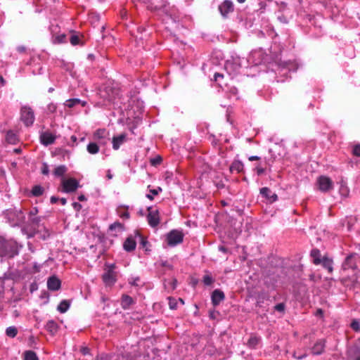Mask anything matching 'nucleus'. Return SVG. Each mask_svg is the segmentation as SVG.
<instances>
[{
    "label": "nucleus",
    "mask_w": 360,
    "mask_h": 360,
    "mask_svg": "<svg viewBox=\"0 0 360 360\" xmlns=\"http://www.w3.org/2000/svg\"><path fill=\"white\" fill-rule=\"evenodd\" d=\"M22 247L15 240H6L5 238L0 236V257L13 258L18 255Z\"/></svg>",
    "instance_id": "f257e3e1"
},
{
    "label": "nucleus",
    "mask_w": 360,
    "mask_h": 360,
    "mask_svg": "<svg viewBox=\"0 0 360 360\" xmlns=\"http://www.w3.org/2000/svg\"><path fill=\"white\" fill-rule=\"evenodd\" d=\"M240 68L238 57H232L231 59L227 60L224 64V70L231 79H233L240 73Z\"/></svg>",
    "instance_id": "f03ea898"
},
{
    "label": "nucleus",
    "mask_w": 360,
    "mask_h": 360,
    "mask_svg": "<svg viewBox=\"0 0 360 360\" xmlns=\"http://www.w3.org/2000/svg\"><path fill=\"white\" fill-rule=\"evenodd\" d=\"M92 139L101 147H105L110 140V132L105 128L96 129L92 134Z\"/></svg>",
    "instance_id": "7ed1b4c3"
},
{
    "label": "nucleus",
    "mask_w": 360,
    "mask_h": 360,
    "mask_svg": "<svg viewBox=\"0 0 360 360\" xmlns=\"http://www.w3.org/2000/svg\"><path fill=\"white\" fill-rule=\"evenodd\" d=\"M115 264H105V271L102 276V279L105 285L111 286L114 285L117 281L116 273L115 271Z\"/></svg>",
    "instance_id": "20e7f679"
},
{
    "label": "nucleus",
    "mask_w": 360,
    "mask_h": 360,
    "mask_svg": "<svg viewBox=\"0 0 360 360\" xmlns=\"http://www.w3.org/2000/svg\"><path fill=\"white\" fill-rule=\"evenodd\" d=\"M20 119L26 127L32 126L35 120L33 110L30 106H22L20 109Z\"/></svg>",
    "instance_id": "39448f33"
},
{
    "label": "nucleus",
    "mask_w": 360,
    "mask_h": 360,
    "mask_svg": "<svg viewBox=\"0 0 360 360\" xmlns=\"http://www.w3.org/2000/svg\"><path fill=\"white\" fill-rule=\"evenodd\" d=\"M49 30L51 34V41L54 44H60L67 43V36L65 34H59L60 27L58 25L51 24L49 26Z\"/></svg>",
    "instance_id": "423d86ee"
},
{
    "label": "nucleus",
    "mask_w": 360,
    "mask_h": 360,
    "mask_svg": "<svg viewBox=\"0 0 360 360\" xmlns=\"http://www.w3.org/2000/svg\"><path fill=\"white\" fill-rule=\"evenodd\" d=\"M166 240L169 246L175 247L183 242L184 234L181 231L172 230L166 235Z\"/></svg>",
    "instance_id": "0eeeda50"
},
{
    "label": "nucleus",
    "mask_w": 360,
    "mask_h": 360,
    "mask_svg": "<svg viewBox=\"0 0 360 360\" xmlns=\"http://www.w3.org/2000/svg\"><path fill=\"white\" fill-rule=\"evenodd\" d=\"M316 184L319 189L323 192L326 193L333 188V182L330 178L327 176L321 175L317 178Z\"/></svg>",
    "instance_id": "6e6552de"
},
{
    "label": "nucleus",
    "mask_w": 360,
    "mask_h": 360,
    "mask_svg": "<svg viewBox=\"0 0 360 360\" xmlns=\"http://www.w3.org/2000/svg\"><path fill=\"white\" fill-rule=\"evenodd\" d=\"M359 259V256L357 253H352L349 255L345 259L342 264V268L344 270L347 269H355L357 268V262Z\"/></svg>",
    "instance_id": "1a4fd4ad"
},
{
    "label": "nucleus",
    "mask_w": 360,
    "mask_h": 360,
    "mask_svg": "<svg viewBox=\"0 0 360 360\" xmlns=\"http://www.w3.org/2000/svg\"><path fill=\"white\" fill-rule=\"evenodd\" d=\"M148 214L147 221L148 224L153 227H156L160 223V214L158 210H153L152 207H148Z\"/></svg>",
    "instance_id": "9d476101"
},
{
    "label": "nucleus",
    "mask_w": 360,
    "mask_h": 360,
    "mask_svg": "<svg viewBox=\"0 0 360 360\" xmlns=\"http://www.w3.org/2000/svg\"><path fill=\"white\" fill-rule=\"evenodd\" d=\"M218 9L221 16L226 18L230 13L233 12L234 6L232 1L224 0L219 5Z\"/></svg>",
    "instance_id": "9b49d317"
},
{
    "label": "nucleus",
    "mask_w": 360,
    "mask_h": 360,
    "mask_svg": "<svg viewBox=\"0 0 360 360\" xmlns=\"http://www.w3.org/2000/svg\"><path fill=\"white\" fill-rule=\"evenodd\" d=\"M79 186V182L77 179L71 178L63 181V191L65 193H72L75 191Z\"/></svg>",
    "instance_id": "f8f14e48"
},
{
    "label": "nucleus",
    "mask_w": 360,
    "mask_h": 360,
    "mask_svg": "<svg viewBox=\"0 0 360 360\" xmlns=\"http://www.w3.org/2000/svg\"><path fill=\"white\" fill-rule=\"evenodd\" d=\"M27 65L31 67V72L33 75L41 73L42 66L39 58L32 57Z\"/></svg>",
    "instance_id": "ddd939ff"
},
{
    "label": "nucleus",
    "mask_w": 360,
    "mask_h": 360,
    "mask_svg": "<svg viewBox=\"0 0 360 360\" xmlns=\"http://www.w3.org/2000/svg\"><path fill=\"white\" fill-rule=\"evenodd\" d=\"M348 356L352 360H360V338L349 349Z\"/></svg>",
    "instance_id": "4468645a"
},
{
    "label": "nucleus",
    "mask_w": 360,
    "mask_h": 360,
    "mask_svg": "<svg viewBox=\"0 0 360 360\" xmlns=\"http://www.w3.org/2000/svg\"><path fill=\"white\" fill-rule=\"evenodd\" d=\"M56 139V136L49 131L42 132L40 135V142L42 145L45 146H48L49 145L53 144L55 142Z\"/></svg>",
    "instance_id": "2eb2a0df"
},
{
    "label": "nucleus",
    "mask_w": 360,
    "mask_h": 360,
    "mask_svg": "<svg viewBox=\"0 0 360 360\" xmlns=\"http://www.w3.org/2000/svg\"><path fill=\"white\" fill-rule=\"evenodd\" d=\"M225 299V295L223 291L219 289H215L211 295L212 304L213 306H218Z\"/></svg>",
    "instance_id": "dca6fc26"
},
{
    "label": "nucleus",
    "mask_w": 360,
    "mask_h": 360,
    "mask_svg": "<svg viewBox=\"0 0 360 360\" xmlns=\"http://www.w3.org/2000/svg\"><path fill=\"white\" fill-rule=\"evenodd\" d=\"M326 347V340L324 339L318 340L311 347V353L314 355L321 354Z\"/></svg>",
    "instance_id": "f3484780"
},
{
    "label": "nucleus",
    "mask_w": 360,
    "mask_h": 360,
    "mask_svg": "<svg viewBox=\"0 0 360 360\" xmlns=\"http://www.w3.org/2000/svg\"><path fill=\"white\" fill-rule=\"evenodd\" d=\"M127 141V134H121L118 136H113L112 139V148L117 150L120 146Z\"/></svg>",
    "instance_id": "a211bd4d"
},
{
    "label": "nucleus",
    "mask_w": 360,
    "mask_h": 360,
    "mask_svg": "<svg viewBox=\"0 0 360 360\" xmlns=\"http://www.w3.org/2000/svg\"><path fill=\"white\" fill-rule=\"evenodd\" d=\"M61 285L60 281L56 276H51L47 281V288L49 290L56 291L60 289Z\"/></svg>",
    "instance_id": "6ab92c4d"
},
{
    "label": "nucleus",
    "mask_w": 360,
    "mask_h": 360,
    "mask_svg": "<svg viewBox=\"0 0 360 360\" xmlns=\"http://www.w3.org/2000/svg\"><path fill=\"white\" fill-rule=\"evenodd\" d=\"M297 68H294V64L292 63H286L283 66L279 68L278 74L285 77L287 79L288 77L289 73L292 71L295 72Z\"/></svg>",
    "instance_id": "aec40b11"
},
{
    "label": "nucleus",
    "mask_w": 360,
    "mask_h": 360,
    "mask_svg": "<svg viewBox=\"0 0 360 360\" xmlns=\"http://www.w3.org/2000/svg\"><path fill=\"white\" fill-rule=\"evenodd\" d=\"M136 241L133 236H129L123 244V248L125 251L130 252L135 250Z\"/></svg>",
    "instance_id": "412c9836"
},
{
    "label": "nucleus",
    "mask_w": 360,
    "mask_h": 360,
    "mask_svg": "<svg viewBox=\"0 0 360 360\" xmlns=\"http://www.w3.org/2000/svg\"><path fill=\"white\" fill-rule=\"evenodd\" d=\"M86 101L76 98H70L64 103V105L70 108H72L77 105H81L82 107H84L86 105Z\"/></svg>",
    "instance_id": "4be33fe9"
},
{
    "label": "nucleus",
    "mask_w": 360,
    "mask_h": 360,
    "mask_svg": "<svg viewBox=\"0 0 360 360\" xmlns=\"http://www.w3.org/2000/svg\"><path fill=\"white\" fill-rule=\"evenodd\" d=\"M244 170L243 163L238 160H235L230 166L231 172H236L238 174L243 172Z\"/></svg>",
    "instance_id": "5701e85b"
},
{
    "label": "nucleus",
    "mask_w": 360,
    "mask_h": 360,
    "mask_svg": "<svg viewBox=\"0 0 360 360\" xmlns=\"http://www.w3.org/2000/svg\"><path fill=\"white\" fill-rule=\"evenodd\" d=\"M158 265L162 268V269H160L162 274H165L167 271H172L174 269L173 264L167 260L160 259L158 262Z\"/></svg>",
    "instance_id": "b1692460"
},
{
    "label": "nucleus",
    "mask_w": 360,
    "mask_h": 360,
    "mask_svg": "<svg viewBox=\"0 0 360 360\" xmlns=\"http://www.w3.org/2000/svg\"><path fill=\"white\" fill-rule=\"evenodd\" d=\"M134 300L128 295H122L121 297V306L123 309H129L130 306L134 304Z\"/></svg>",
    "instance_id": "393cba45"
},
{
    "label": "nucleus",
    "mask_w": 360,
    "mask_h": 360,
    "mask_svg": "<svg viewBox=\"0 0 360 360\" xmlns=\"http://www.w3.org/2000/svg\"><path fill=\"white\" fill-rule=\"evenodd\" d=\"M310 256L312 259V262L314 264L319 265L321 264L322 258H321V254L319 249L314 248L311 250L310 252Z\"/></svg>",
    "instance_id": "a878e982"
},
{
    "label": "nucleus",
    "mask_w": 360,
    "mask_h": 360,
    "mask_svg": "<svg viewBox=\"0 0 360 360\" xmlns=\"http://www.w3.org/2000/svg\"><path fill=\"white\" fill-rule=\"evenodd\" d=\"M100 148L101 147L93 140L87 144L86 150L91 155H96L99 153Z\"/></svg>",
    "instance_id": "bb28decb"
},
{
    "label": "nucleus",
    "mask_w": 360,
    "mask_h": 360,
    "mask_svg": "<svg viewBox=\"0 0 360 360\" xmlns=\"http://www.w3.org/2000/svg\"><path fill=\"white\" fill-rule=\"evenodd\" d=\"M45 192V189L41 185H35L32 187L30 193L29 194L30 197H39L41 196Z\"/></svg>",
    "instance_id": "cd10ccee"
},
{
    "label": "nucleus",
    "mask_w": 360,
    "mask_h": 360,
    "mask_svg": "<svg viewBox=\"0 0 360 360\" xmlns=\"http://www.w3.org/2000/svg\"><path fill=\"white\" fill-rule=\"evenodd\" d=\"M58 328V323L53 320H49L45 325V329L52 335L56 333Z\"/></svg>",
    "instance_id": "c85d7f7f"
},
{
    "label": "nucleus",
    "mask_w": 360,
    "mask_h": 360,
    "mask_svg": "<svg viewBox=\"0 0 360 360\" xmlns=\"http://www.w3.org/2000/svg\"><path fill=\"white\" fill-rule=\"evenodd\" d=\"M321 264L323 266L324 269H326L329 273H332L333 270V259L328 258L326 257H324L322 258V261Z\"/></svg>",
    "instance_id": "c756f323"
},
{
    "label": "nucleus",
    "mask_w": 360,
    "mask_h": 360,
    "mask_svg": "<svg viewBox=\"0 0 360 360\" xmlns=\"http://www.w3.org/2000/svg\"><path fill=\"white\" fill-rule=\"evenodd\" d=\"M6 140L7 143L10 144H16L18 142V138L15 133H14L13 131L10 130L7 131L6 136Z\"/></svg>",
    "instance_id": "7c9ffc66"
},
{
    "label": "nucleus",
    "mask_w": 360,
    "mask_h": 360,
    "mask_svg": "<svg viewBox=\"0 0 360 360\" xmlns=\"http://www.w3.org/2000/svg\"><path fill=\"white\" fill-rule=\"evenodd\" d=\"M70 307V302L67 300H62L60 304L58 305L57 309L58 311L61 313H65Z\"/></svg>",
    "instance_id": "2f4dec72"
},
{
    "label": "nucleus",
    "mask_w": 360,
    "mask_h": 360,
    "mask_svg": "<svg viewBox=\"0 0 360 360\" xmlns=\"http://www.w3.org/2000/svg\"><path fill=\"white\" fill-rule=\"evenodd\" d=\"M177 281L176 278H173L172 281L165 279L164 286L168 291L174 290L176 288Z\"/></svg>",
    "instance_id": "473e14b6"
},
{
    "label": "nucleus",
    "mask_w": 360,
    "mask_h": 360,
    "mask_svg": "<svg viewBox=\"0 0 360 360\" xmlns=\"http://www.w3.org/2000/svg\"><path fill=\"white\" fill-rule=\"evenodd\" d=\"M260 341V338L256 335H252L248 340L247 345L252 349L255 348Z\"/></svg>",
    "instance_id": "72a5a7b5"
},
{
    "label": "nucleus",
    "mask_w": 360,
    "mask_h": 360,
    "mask_svg": "<svg viewBox=\"0 0 360 360\" xmlns=\"http://www.w3.org/2000/svg\"><path fill=\"white\" fill-rule=\"evenodd\" d=\"M67 171V167L65 165H60L55 168L53 171V174L56 176L60 177L63 176Z\"/></svg>",
    "instance_id": "f704fd0d"
},
{
    "label": "nucleus",
    "mask_w": 360,
    "mask_h": 360,
    "mask_svg": "<svg viewBox=\"0 0 360 360\" xmlns=\"http://www.w3.org/2000/svg\"><path fill=\"white\" fill-rule=\"evenodd\" d=\"M24 360H39V358L32 350H27L24 352Z\"/></svg>",
    "instance_id": "c9c22d12"
},
{
    "label": "nucleus",
    "mask_w": 360,
    "mask_h": 360,
    "mask_svg": "<svg viewBox=\"0 0 360 360\" xmlns=\"http://www.w3.org/2000/svg\"><path fill=\"white\" fill-rule=\"evenodd\" d=\"M18 330L15 326H9L6 330V334L10 338H15L17 335Z\"/></svg>",
    "instance_id": "e433bc0d"
},
{
    "label": "nucleus",
    "mask_w": 360,
    "mask_h": 360,
    "mask_svg": "<svg viewBox=\"0 0 360 360\" xmlns=\"http://www.w3.org/2000/svg\"><path fill=\"white\" fill-rule=\"evenodd\" d=\"M162 189L161 187H158L155 189H150V193L146 194V198L150 200H153V195H158L159 193L162 192Z\"/></svg>",
    "instance_id": "4c0bfd02"
},
{
    "label": "nucleus",
    "mask_w": 360,
    "mask_h": 360,
    "mask_svg": "<svg viewBox=\"0 0 360 360\" xmlns=\"http://www.w3.org/2000/svg\"><path fill=\"white\" fill-rule=\"evenodd\" d=\"M214 279L210 274H205L202 278V282L204 285L206 286L211 285L214 283Z\"/></svg>",
    "instance_id": "58836bf2"
},
{
    "label": "nucleus",
    "mask_w": 360,
    "mask_h": 360,
    "mask_svg": "<svg viewBox=\"0 0 360 360\" xmlns=\"http://www.w3.org/2000/svg\"><path fill=\"white\" fill-rule=\"evenodd\" d=\"M350 327L354 331L360 332V321L356 319H353L350 323Z\"/></svg>",
    "instance_id": "ea45409f"
},
{
    "label": "nucleus",
    "mask_w": 360,
    "mask_h": 360,
    "mask_svg": "<svg viewBox=\"0 0 360 360\" xmlns=\"http://www.w3.org/2000/svg\"><path fill=\"white\" fill-rule=\"evenodd\" d=\"M260 194L263 197H264L265 198L269 200V198L271 194V191L268 187H263L260 189Z\"/></svg>",
    "instance_id": "a19ab883"
},
{
    "label": "nucleus",
    "mask_w": 360,
    "mask_h": 360,
    "mask_svg": "<svg viewBox=\"0 0 360 360\" xmlns=\"http://www.w3.org/2000/svg\"><path fill=\"white\" fill-rule=\"evenodd\" d=\"M254 170L256 172L257 176H262L265 172V169L261 163H257L255 165Z\"/></svg>",
    "instance_id": "79ce46f5"
},
{
    "label": "nucleus",
    "mask_w": 360,
    "mask_h": 360,
    "mask_svg": "<svg viewBox=\"0 0 360 360\" xmlns=\"http://www.w3.org/2000/svg\"><path fill=\"white\" fill-rule=\"evenodd\" d=\"M136 237H137L139 239L141 245L143 248H145L146 245L148 244L147 239L138 232L136 233Z\"/></svg>",
    "instance_id": "37998d69"
},
{
    "label": "nucleus",
    "mask_w": 360,
    "mask_h": 360,
    "mask_svg": "<svg viewBox=\"0 0 360 360\" xmlns=\"http://www.w3.org/2000/svg\"><path fill=\"white\" fill-rule=\"evenodd\" d=\"M177 300L173 297H169V307L170 309H176L177 308Z\"/></svg>",
    "instance_id": "c03bdc74"
},
{
    "label": "nucleus",
    "mask_w": 360,
    "mask_h": 360,
    "mask_svg": "<svg viewBox=\"0 0 360 360\" xmlns=\"http://www.w3.org/2000/svg\"><path fill=\"white\" fill-rule=\"evenodd\" d=\"M352 154L354 156L360 157V143L354 145L352 148Z\"/></svg>",
    "instance_id": "a18cd8bd"
},
{
    "label": "nucleus",
    "mask_w": 360,
    "mask_h": 360,
    "mask_svg": "<svg viewBox=\"0 0 360 360\" xmlns=\"http://www.w3.org/2000/svg\"><path fill=\"white\" fill-rule=\"evenodd\" d=\"M70 41L72 46H76L79 43V37L76 34H72L70 38Z\"/></svg>",
    "instance_id": "49530a36"
},
{
    "label": "nucleus",
    "mask_w": 360,
    "mask_h": 360,
    "mask_svg": "<svg viewBox=\"0 0 360 360\" xmlns=\"http://www.w3.org/2000/svg\"><path fill=\"white\" fill-rule=\"evenodd\" d=\"M285 304L284 303H278L274 306V309L279 312H284L285 311Z\"/></svg>",
    "instance_id": "de8ad7c7"
},
{
    "label": "nucleus",
    "mask_w": 360,
    "mask_h": 360,
    "mask_svg": "<svg viewBox=\"0 0 360 360\" xmlns=\"http://www.w3.org/2000/svg\"><path fill=\"white\" fill-rule=\"evenodd\" d=\"M140 278L139 276H136V277H132V278H130L129 279V283L131 285H134V286H138L139 284H138V282L139 281Z\"/></svg>",
    "instance_id": "09e8293b"
},
{
    "label": "nucleus",
    "mask_w": 360,
    "mask_h": 360,
    "mask_svg": "<svg viewBox=\"0 0 360 360\" xmlns=\"http://www.w3.org/2000/svg\"><path fill=\"white\" fill-rule=\"evenodd\" d=\"M41 173L44 175H49V167L46 162H43V164H42Z\"/></svg>",
    "instance_id": "8fccbe9b"
},
{
    "label": "nucleus",
    "mask_w": 360,
    "mask_h": 360,
    "mask_svg": "<svg viewBox=\"0 0 360 360\" xmlns=\"http://www.w3.org/2000/svg\"><path fill=\"white\" fill-rule=\"evenodd\" d=\"M122 227H123L122 224L121 223L117 221V222H115V223L110 224L109 229H110V230L112 231L116 229H122Z\"/></svg>",
    "instance_id": "3c124183"
},
{
    "label": "nucleus",
    "mask_w": 360,
    "mask_h": 360,
    "mask_svg": "<svg viewBox=\"0 0 360 360\" xmlns=\"http://www.w3.org/2000/svg\"><path fill=\"white\" fill-rule=\"evenodd\" d=\"M119 215L121 218L124 219H128L130 217V214L127 210L120 211Z\"/></svg>",
    "instance_id": "603ef678"
},
{
    "label": "nucleus",
    "mask_w": 360,
    "mask_h": 360,
    "mask_svg": "<svg viewBox=\"0 0 360 360\" xmlns=\"http://www.w3.org/2000/svg\"><path fill=\"white\" fill-rule=\"evenodd\" d=\"M209 140L211 141L212 145L214 147H217L219 144V140L214 135H210Z\"/></svg>",
    "instance_id": "864d4df0"
},
{
    "label": "nucleus",
    "mask_w": 360,
    "mask_h": 360,
    "mask_svg": "<svg viewBox=\"0 0 360 360\" xmlns=\"http://www.w3.org/2000/svg\"><path fill=\"white\" fill-rule=\"evenodd\" d=\"M340 193L342 195L347 197L349 194V190L346 186L342 185L340 188Z\"/></svg>",
    "instance_id": "5fc2aeb1"
},
{
    "label": "nucleus",
    "mask_w": 360,
    "mask_h": 360,
    "mask_svg": "<svg viewBox=\"0 0 360 360\" xmlns=\"http://www.w3.org/2000/svg\"><path fill=\"white\" fill-rule=\"evenodd\" d=\"M214 185L215 186L218 188V189H222L225 187V184L224 183V181L222 180H215L214 181Z\"/></svg>",
    "instance_id": "6e6d98bb"
},
{
    "label": "nucleus",
    "mask_w": 360,
    "mask_h": 360,
    "mask_svg": "<svg viewBox=\"0 0 360 360\" xmlns=\"http://www.w3.org/2000/svg\"><path fill=\"white\" fill-rule=\"evenodd\" d=\"M41 217H33L29 219L33 224L38 225L41 222Z\"/></svg>",
    "instance_id": "4d7b16f0"
},
{
    "label": "nucleus",
    "mask_w": 360,
    "mask_h": 360,
    "mask_svg": "<svg viewBox=\"0 0 360 360\" xmlns=\"http://www.w3.org/2000/svg\"><path fill=\"white\" fill-rule=\"evenodd\" d=\"M162 162V158L160 156H157L155 158L151 159L150 163L152 165H157L160 164Z\"/></svg>",
    "instance_id": "13d9d810"
},
{
    "label": "nucleus",
    "mask_w": 360,
    "mask_h": 360,
    "mask_svg": "<svg viewBox=\"0 0 360 360\" xmlns=\"http://www.w3.org/2000/svg\"><path fill=\"white\" fill-rule=\"evenodd\" d=\"M39 212L38 208L37 207H32V209L29 212V219L36 217L37 213Z\"/></svg>",
    "instance_id": "bf43d9fd"
},
{
    "label": "nucleus",
    "mask_w": 360,
    "mask_h": 360,
    "mask_svg": "<svg viewBox=\"0 0 360 360\" xmlns=\"http://www.w3.org/2000/svg\"><path fill=\"white\" fill-rule=\"evenodd\" d=\"M224 75L219 72H215L214 75V79L216 82H219L221 79H223Z\"/></svg>",
    "instance_id": "052dcab7"
},
{
    "label": "nucleus",
    "mask_w": 360,
    "mask_h": 360,
    "mask_svg": "<svg viewBox=\"0 0 360 360\" xmlns=\"http://www.w3.org/2000/svg\"><path fill=\"white\" fill-rule=\"evenodd\" d=\"M70 141H72V143H68L69 146H74L75 145L77 144V138L75 135L71 136Z\"/></svg>",
    "instance_id": "680f3d73"
},
{
    "label": "nucleus",
    "mask_w": 360,
    "mask_h": 360,
    "mask_svg": "<svg viewBox=\"0 0 360 360\" xmlns=\"http://www.w3.org/2000/svg\"><path fill=\"white\" fill-rule=\"evenodd\" d=\"M72 205L76 211H79L82 209V205L79 202H74Z\"/></svg>",
    "instance_id": "e2e57ef3"
},
{
    "label": "nucleus",
    "mask_w": 360,
    "mask_h": 360,
    "mask_svg": "<svg viewBox=\"0 0 360 360\" xmlns=\"http://www.w3.org/2000/svg\"><path fill=\"white\" fill-rule=\"evenodd\" d=\"M277 200H278V195L276 193L271 192V194L269 198V200L271 202H276Z\"/></svg>",
    "instance_id": "0e129e2a"
},
{
    "label": "nucleus",
    "mask_w": 360,
    "mask_h": 360,
    "mask_svg": "<svg viewBox=\"0 0 360 360\" xmlns=\"http://www.w3.org/2000/svg\"><path fill=\"white\" fill-rule=\"evenodd\" d=\"M306 356H307L306 354H297L296 352H294V354H293V356L297 359H302L305 358Z\"/></svg>",
    "instance_id": "69168bd1"
},
{
    "label": "nucleus",
    "mask_w": 360,
    "mask_h": 360,
    "mask_svg": "<svg viewBox=\"0 0 360 360\" xmlns=\"http://www.w3.org/2000/svg\"><path fill=\"white\" fill-rule=\"evenodd\" d=\"M81 352L83 355H88L90 354V349L86 347H82Z\"/></svg>",
    "instance_id": "338daca9"
},
{
    "label": "nucleus",
    "mask_w": 360,
    "mask_h": 360,
    "mask_svg": "<svg viewBox=\"0 0 360 360\" xmlns=\"http://www.w3.org/2000/svg\"><path fill=\"white\" fill-rule=\"evenodd\" d=\"M229 91H230V93H231V95L237 96L238 91V89L236 87L232 86V87L230 88Z\"/></svg>",
    "instance_id": "774afa93"
}]
</instances>
